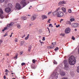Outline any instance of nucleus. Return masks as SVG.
<instances>
[{"label":"nucleus","mask_w":79,"mask_h":79,"mask_svg":"<svg viewBox=\"0 0 79 79\" xmlns=\"http://www.w3.org/2000/svg\"><path fill=\"white\" fill-rule=\"evenodd\" d=\"M69 62L70 65H74L76 63V59L74 56H72L70 57L69 59Z\"/></svg>","instance_id":"obj_1"},{"label":"nucleus","mask_w":79,"mask_h":79,"mask_svg":"<svg viewBox=\"0 0 79 79\" xmlns=\"http://www.w3.org/2000/svg\"><path fill=\"white\" fill-rule=\"evenodd\" d=\"M63 13L61 11L58 12L57 14V17H61L63 16Z\"/></svg>","instance_id":"obj_2"},{"label":"nucleus","mask_w":79,"mask_h":79,"mask_svg":"<svg viewBox=\"0 0 79 79\" xmlns=\"http://www.w3.org/2000/svg\"><path fill=\"white\" fill-rule=\"evenodd\" d=\"M15 8L16 9H17V10H21L22 8H21V5H20V4L17 3L15 5Z\"/></svg>","instance_id":"obj_3"},{"label":"nucleus","mask_w":79,"mask_h":79,"mask_svg":"<svg viewBox=\"0 0 79 79\" xmlns=\"http://www.w3.org/2000/svg\"><path fill=\"white\" fill-rule=\"evenodd\" d=\"M70 31L71 30H70V28H69V27H67L65 30V34H69Z\"/></svg>","instance_id":"obj_4"},{"label":"nucleus","mask_w":79,"mask_h":79,"mask_svg":"<svg viewBox=\"0 0 79 79\" xmlns=\"http://www.w3.org/2000/svg\"><path fill=\"white\" fill-rule=\"evenodd\" d=\"M5 11L6 13H9L11 11V9L9 7H7L5 9Z\"/></svg>","instance_id":"obj_5"},{"label":"nucleus","mask_w":79,"mask_h":79,"mask_svg":"<svg viewBox=\"0 0 79 79\" xmlns=\"http://www.w3.org/2000/svg\"><path fill=\"white\" fill-rule=\"evenodd\" d=\"M78 26L79 24L77 23H73L72 24V26L73 27H77Z\"/></svg>","instance_id":"obj_6"},{"label":"nucleus","mask_w":79,"mask_h":79,"mask_svg":"<svg viewBox=\"0 0 79 79\" xmlns=\"http://www.w3.org/2000/svg\"><path fill=\"white\" fill-rule=\"evenodd\" d=\"M20 3L21 5H23V7H24L27 4H26V2H25L24 1H21L20 2Z\"/></svg>","instance_id":"obj_7"},{"label":"nucleus","mask_w":79,"mask_h":79,"mask_svg":"<svg viewBox=\"0 0 79 79\" xmlns=\"http://www.w3.org/2000/svg\"><path fill=\"white\" fill-rule=\"evenodd\" d=\"M66 1H62L60 2L59 3V5H62V4H66Z\"/></svg>","instance_id":"obj_8"},{"label":"nucleus","mask_w":79,"mask_h":79,"mask_svg":"<svg viewBox=\"0 0 79 79\" xmlns=\"http://www.w3.org/2000/svg\"><path fill=\"white\" fill-rule=\"evenodd\" d=\"M64 65V68L65 69L67 70L69 68V64H65Z\"/></svg>","instance_id":"obj_9"},{"label":"nucleus","mask_w":79,"mask_h":79,"mask_svg":"<svg viewBox=\"0 0 79 79\" xmlns=\"http://www.w3.org/2000/svg\"><path fill=\"white\" fill-rule=\"evenodd\" d=\"M36 19V15H34L31 18V19L32 21H33Z\"/></svg>","instance_id":"obj_10"},{"label":"nucleus","mask_w":79,"mask_h":79,"mask_svg":"<svg viewBox=\"0 0 79 79\" xmlns=\"http://www.w3.org/2000/svg\"><path fill=\"white\" fill-rule=\"evenodd\" d=\"M60 74L61 75V76H64L66 74L65 73V72H63V71H60Z\"/></svg>","instance_id":"obj_11"},{"label":"nucleus","mask_w":79,"mask_h":79,"mask_svg":"<svg viewBox=\"0 0 79 79\" xmlns=\"http://www.w3.org/2000/svg\"><path fill=\"white\" fill-rule=\"evenodd\" d=\"M14 24V23L13 22H12L10 23L9 24H8L7 25V27H11V26H12L13 25V24Z\"/></svg>","instance_id":"obj_12"},{"label":"nucleus","mask_w":79,"mask_h":79,"mask_svg":"<svg viewBox=\"0 0 79 79\" xmlns=\"http://www.w3.org/2000/svg\"><path fill=\"white\" fill-rule=\"evenodd\" d=\"M42 18L43 20H44V19H47V16L46 15H42Z\"/></svg>","instance_id":"obj_13"},{"label":"nucleus","mask_w":79,"mask_h":79,"mask_svg":"<svg viewBox=\"0 0 79 79\" xmlns=\"http://www.w3.org/2000/svg\"><path fill=\"white\" fill-rule=\"evenodd\" d=\"M57 13L58 12H56V11H55L52 13V15L54 16H56H56H57Z\"/></svg>","instance_id":"obj_14"},{"label":"nucleus","mask_w":79,"mask_h":79,"mask_svg":"<svg viewBox=\"0 0 79 79\" xmlns=\"http://www.w3.org/2000/svg\"><path fill=\"white\" fill-rule=\"evenodd\" d=\"M61 10H63V12H64V13H66V8H65L64 7L61 8Z\"/></svg>","instance_id":"obj_15"},{"label":"nucleus","mask_w":79,"mask_h":79,"mask_svg":"<svg viewBox=\"0 0 79 79\" xmlns=\"http://www.w3.org/2000/svg\"><path fill=\"white\" fill-rule=\"evenodd\" d=\"M58 73H56L55 74V77L56 78V79H57L58 78Z\"/></svg>","instance_id":"obj_16"},{"label":"nucleus","mask_w":79,"mask_h":79,"mask_svg":"<svg viewBox=\"0 0 79 79\" xmlns=\"http://www.w3.org/2000/svg\"><path fill=\"white\" fill-rule=\"evenodd\" d=\"M29 34H28L27 37H26L25 38V40H28V39H29Z\"/></svg>","instance_id":"obj_17"},{"label":"nucleus","mask_w":79,"mask_h":79,"mask_svg":"<svg viewBox=\"0 0 79 79\" xmlns=\"http://www.w3.org/2000/svg\"><path fill=\"white\" fill-rule=\"evenodd\" d=\"M64 65L66 64H68V60H64Z\"/></svg>","instance_id":"obj_18"},{"label":"nucleus","mask_w":79,"mask_h":79,"mask_svg":"<svg viewBox=\"0 0 79 79\" xmlns=\"http://www.w3.org/2000/svg\"><path fill=\"white\" fill-rule=\"evenodd\" d=\"M53 47H54V46L53 45H51L50 46H48V48H49L50 49H51V48H53Z\"/></svg>","instance_id":"obj_19"},{"label":"nucleus","mask_w":79,"mask_h":79,"mask_svg":"<svg viewBox=\"0 0 79 79\" xmlns=\"http://www.w3.org/2000/svg\"><path fill=\"white\" fill-rule=\"evenodd\" d=\"M18 53H17L15 55V56L14 57V59L15 60H16L17 58H18Z\"/></svg>","instance_id":"obj_20"},{"label":"nucleus","mask_w":79,"mask_h":79,"mask_svg":"<svg viewBox=\"0 0 79 79\" xmlns=\"http://www.w3.org/2000/svg\"><path fill=\"white\" fill-rule=\"evenodd\" d=\"M66 23L67 24H71V23L69 21H67L66 22Z\"/></svg>","instance_id":"obj_21"},{"label":"nucleus","mask_w":79,"mask_h":79,"mask_svg":"<svg viewBox=\"0 0 79 79\" xmlns=\"http://www.w3.org/2000/svg\"><path fill=\"white\" fill-rule=\"evenodd\" d=\"M0 13L1 14H3V10H2V9L1 8L0 9Z\"/></svg>","instance_id":"obj_22"},{"label":"nucleus","mask_w":79,"mask_h":79,"mask_svg":"<svg viewBox=\"0 0 79 79\" xmlns=\"http://www.w3.org/2000/svg\"><path fill=\"white\" fill-rule=\"evenodd\" d=\"M8 29V28L7 27H5L4 28V29H3L2 30V32H4V31H5V30H6V29Z\"/></svg>","instance_id":"obj_23"},{"label":"nucleus","mask_w":79,"mask_h":79,"mask_svg":"<svg viewBox=\"0 0 79 79\" xmlns=\"http://www.w3.org/2000/svg\"><path fill=\"white\" fill-rule=\"evenodd\" d=\"M70 21L71 22H73V21H74V19L73 18H71L70 19Z\"/></svg>","instance_id":"obj_24"},{"label":"nucleus","mask_w":79,"mask_h":79,"mask_svg":"<svg viewBox=\"0 0 79 79\" xmlns=\"http://www.w3.org/2000/svg\"><path fill=\"white\" fill-rule=\"evenodd\" d=\"M35 61H36L35 59H33L32 60V62L33 63L35 64Z\"/></svg>","instance_id":"obj_25"},{"label":"nucleus","mask_w":79,"mask_h":79,"mask_svg":"<svg viewBox=\"0 0 79 79\" xmlns=\"http://www.w3.org/2000/svg\"><path fill=\"white\" fill-rule=\"evenodd\" d=\"M17 28L18 29H20L21 28V25H17Z\"/></svg>","instance_id":"obj_26"},{"label":"nucleus","mask_w":79,"mask_h":79,"mask_svg":"<svg viewBox=\"0 0 79 79\" xmlns=\"http://www.w3.org/2000/svg\"><path fill=\"white\" fill-rule=\"evenodd\" d=\"M53 63L55 64H57V62L55 60L54 61Z\"/></svg>","instance_id":"obj_27"},{"label":"nucleus","mask_w":79,"mask_h":79,"mask_svg":"<svg viewBox=\"0 0 79 79\" xmlns=\"http://www.w3.org/2000/svg\"><path fill=\"white\" fill-rule=\"evenodd\" d=\"M77 71L78 73H79V66L77 67Z\"/></svg>","instance_id":"obj_28"},{"label":"nucleus","mask_w":79,"mask_h":79,"mask_svg":"<svg viewBox=\"0 0 79 79\" xmlns=\"http://www.w3.org/2000/svg\"><path fill=\"white\" fill-rule=\"evenodd\" d=\"M24 41H21V44L22 45H23V44H24Z\"/></svg>","instance_id":"obj_29"},{"label":"nucleus","mask_w":79,"mask_h":79,"mask_svg":"<svg viewBox=\"0 0 79 79\" xmlns=\"http://www.w3.org/2000/svg\"><path fill=\"white\" fill-rule=\"evenodd\" d=\"M60 7L58 8L56 10V11L58 13V10H60Z\"/></svg>","instance_id":"obj_30"},{"label":"nucleus","mask_w":79,"mask_h":79,"mask_svg":"<svg viewBox=\"0 0 79 79\" xmlns=\"http://www.w3.org/2000/svg\"><path fill=\"white\" fill-rule=\"evenodd\" d=\"M53 27V26H52V24H50L49 25V27Z\"/></svg>","instance_id":"obj_31"},{"label":"nucleus","mask_w":79,"mask_h":79,"mask_svg":"<svg viewBox=\"0 0 79 79\" xmlns=\"http://www.w3.org/2000/svg\"><path fill=\"white\" fill-rule=\"evenodd\" d=\"M5 0H0V3H3V2H4Z\"/></svg>","instance_id":"obj_32"},{"label":"nucleus","mask_w":79,"mask_h":79,"mask_svg":"<svg viewBox=\"0 0 79 79\" xmlns=\"http://www.w3.org/2000/svg\"><path fill=\"white\" fill-rule=\"evenodd\" d=\"M31 47H29L28 49V52H30V51L31 50Z\"/></svg>","instance_id":"obj_33"},{"label":"nucleus","mask_w":79,"mask_h":79,"mask_svg":"<svg viewBox=\"0 0 79 79\" xmlns=\"http://www.w3.org/2000/svg\"><path fill=\"white\" fill-rule=\"evenodd\" d=\"M59 49L58 48H56L54 49V50H55V51H56L58 50Z\"/></svg>","instance_id":"obj_34"},{"label":"nucleus","mask_w":79,"mask_h":79,"mask_svg":"<svg viewBox=\"0 0 79 79\" xmlns=\"http://www.w3.org/2000/svg\"><path fill=\"white\" fill-rule=\"evenodd\" d=\"M42 40L43 41H45V37H43Z\"/></svg>","instance_id":"obj_35"},{"label":"nucleus","mask_w":79,"mask_h":79,"mask_svg":"<svg viewBox=\"0 0 79 79\" xmlns=\"http://www.w3.org/2000/svg\"><path fill=\"white\" fill-rule=\"evenodd\" d=\"M6 72V73L7 72V73H9V72H10V71H9L8 70V69H6L5 70V72Z\"/></svg>","instance_id":"obj_36"},{"label":"nucleus","mask_w":79,"mask_h":79,"mask_svg":"<svg viewBox=\"0 0 79 79\" xmlns=\"http://www.w3.org/2000/svg\"><path fill=\"white\" fill-rule=\"evenodd\" d=\"M52 45H56V42H54L52 43Z\"/></svg>","instance_id":"obj_37"},{"label":"nucleus","mask_w":79,"mask_h":79,"mask_svg":"<svg viewBox=\"0 0 79 79\" xmlns=\"http://www.w3.org/2000/svg\"><path fill=\"white\" fill-rule=\"evenodd\" d=\"M72 40H75V38H74V36H73L72 37Z\"/></svg>","instance_id":"obj_38"},{"label":"nucleus","mask_w":79,"mask_h":79,"mask_svg":"<svg viewBox=\"0 0 79 79\" xmlns=\"http://www.w3.org/2000/svg\"><path fill=\"white\" fill-rule=\"evenodd\" d=\"M23 19L24 20H26L27 19V17H23Z\"/></svg>","instance_id":"obj_39"},{"label":"nucleus","mask_w":79,"mask_h":79,"mask_svg":"<svg viewBox=\"0 0 79 79\" xmlns=\"http://www.w3.org/2000/svg\"><path fill=\"white\" fill-rule=\"evenodd\" d=\"M25 64H25V63H22L21 64V65H22V66H23V65H24Z\"/></svg>","instance_id":"obj_40"},{"label":"nucleus","mask_w":79,"mask_h":79,"mask_svg":"<svg viewBox=\"0 0 79 79\" xmlns=\"http://www.w3.org/2000/svg\"><path fill=\"white\" fill-rule=\"evenodd\" d=\"M13 33L12 32L11 33V34L10 35V37H12V34H13Z\"/></svg>","instance_id":"obj_41"},{"label":"nucleus","mask_w":79,"mask_h":79,"mask_svg":"<svg viewBox=\"0 0 79 79\" xmlns=\"http://www.w3.org/2000/svg\"><path fill=\"white\" fill-rule=\"evenodd\" d=\"M68 11L69 13H71V10L69 9L68 10Z\"/></svg>","instance_id":"obj_42"},{"label":"nucleus","mask_w":79,"mask_h":79,"mask_svg":"<svg viewBox=\"0 0 79 79\" xmlns=\"http://www.w3.org/2000/svg\"><path fill=\"white\" fill-rule=\"evenodd\" d=\"M2 42H3V41L2 40H0V44H1Z\"/></svg>","instance_id":"obj_43"},{"label":"nucleus","mask_w":79,"mask_h":79,"mask_svg":"<svg viewBox=\"0 0 79 79\" xmlns=\"http://www.w3.org/2000/svg\"><path fill=\"white\" fill-rule=\"evenodd\" d=\"M15 41L16 42H18V39L15 38Z\"/></svg>","instance_id":"obj_44"},{"label":"nucleus","mask_w":79,"mask_h":79,"mask_svg":"<svg viewBox=\"0 0 79 79\" xmlns=\"http://www.w3.org/2000/svg\"><path fill=\"white\" fill-rule=\"evenodd\" d=\"M60 35H61L63 37H64V34H61Z\"/></svg>","instance_id":"obj_45"},{"label":"nucleus","mask_w":79,"mask_h":79,"mask_svg":"<svg viewBox=\"0 0 79 79\" xmlns=\"http://www.w3.org/2000/svg\"><path fill=\"white\" fill-rule=\"evenodd\" d=\"M56 27H60V25H58V26L56 25Z\"/></svg>","instance_id":"obj_46"},{"label":"nucleus","mask_w":79,"mask_h":79,"mask_svg":"<svg viewBox=\"0 0 79 79\" xmlns=\"http://www.w3.org/2000/svg\"><path fill=\"white\" fill-rule=\"evenodd\" d=\"M23 52H20V55H22L23 54Z\"/></svg>","instance_id":"obj_47"},{"label":"nucleus","mask_w":79,"mask_h":79,"mask_svg":"<svg viewBox=\"0 0 79 79\" xmlns=\"http://www.w3.org/2000/svg\"><path fill=\"white\" fill-rule=\"evenodd\" d=\"M26 37V35H24L22 37V38H23V37Z\"/></svg>","instance_id":"obj_48"},{"label":"nucleus","mask_w":79,"mask_h":79,"mask_svg":"<svg viewBox=\"0 0 79 79\" xmlns=\"http://www.w3.org/2000/svg\"><path fill=\"white\" fill-rule=\"evenodd\" d=\"M51 13H52L51 11L49 12L48 13V15H50V14H51Z\"/></svg>","instance_id":"obj_49"},{"label":"nucleus","mask_w":79,"mask_h":79,"mask_svg":"<svg viewBox=\"0 0 79 79\" xmlns=\"http://www.w3.org/2000/svg\"><path fill=\"white\" fill-rule=\"evenodd\" d=\"M9 6H10V7H11V6H12V5L11 4H9Z\"/></svg>","instance_id":"obj_50"},{"label":"nucleus","mask_w":79,"mask_h":79,"mask_svg":"<svg viewBox=\"0 0 79 79\" xmlns=\"http://www.w3.org/2000/svg\"><path fill=\"white\" fill-rule=\"evenodd\" d=\"M51 20V19H49L48 20V22L49 23H50V21Z\"/></svg>","instance_id":"obj_51"},{"label":"nucleus","mask_w":79,"mask_h":79,"mask_svg":"<svg viewBox=\"0 0 79 79\" xmlns=\"http://www.w3.org/2000/svg\"><path fill=\"white\" fill-rule=\"evenodd\" d=\"M62 79H68L67 78H66V77H63L62 78Z\"/></svg>","instance_id":"obj_52"},{"label":"nucleus","mask_w":79,"mask_h":79,"mask_svg":"<svg viewBox=\"0 0 79 79\" xmlns=\"http://www.w3.org/2000/svg\"><path fill=\"white\" fill-rule=\"evenodd\" d=\"M7 35V34H6L4 35V37H5Z\"/></svg>","instance_id":"obj_53"},{"label":"nucleus","mask_w":79,"mask_h":79,"mask_svg":"<svg viewBox=\"0 0 79 79\" xmlns=\"http://www.w3.org/2000/svg\"><path fill=\"white\" fill-rule=\"evenodd\" d=\"M3 77H4V79H6V76H4Z\"/></svg>","instance_id":"obj_54"},{"label":"nucleus","mask_w":79,"mask_h":79,"mask_svg":"<svg viewBox=\"0 0 79 79\" xmlns=\"http://www.w3.org/2000/svg\"><path fill=\"white\" fill-rule=\"evenodd\" d=\"M40 42L41 43V44H42V43H43V42H41V41H40Z\"/></svg>","instance_id":"obj_55"},{"label":"nucleus","mask_w":79,"mask_h":79,"mask_svg":"<svg viewBox=\"0 0 79 79\" xmlns=\"http://www.w3.org/2000/svg\"><path fill=\"white\" fill-rule=\"evenodd\" d=\"M6 75H8V73H5Z\"/></svg>","instance_id":"obj_56"},{"label":"nucleus","mask_w":79,"mask_h":79,"mask_svg":"<svg viewBox=\"0 0 79 79\" xmlns=\"http://www.w3.org/2000/svg\"><path fill=\"white\" fill-rule=\"evenodd\" d=\"M6 55H7V56H9V54L7 53L6 54Z\"/></svg>","instance_id":"obj_57"},{"label":"nucleus","mask_w":79,"mask_h":79,"mask_svg":"<svg viewBox=\"0 0 79 79\" xmlns=\"http://www.w3.org/2000/svg\"><path fill=\"white\" fill-rule=\"evenodd\" d=\"M75 31H77V29H75Z\"/></svg>","instance_id":"obj_58"},{"label":"nucleus","mask_w":79,"mask_h":79,"mask_svg":"<svg viewBox=\"0 0 79 79\" xmlns=\"http://www.w3.org/2000/svg\"><path fill=\"white\" fill-rule=\"evenodd\" d=\"M61 21H60V22H61V21H63V19H61Z\"/></svg>","instance_id":"obj_59"},{"label":"nucleus","mask_w":79,"mask_h":79,"mask_svg":"<svg viewBox=\"0 0 79 79\" xmlns=\"http://www.w3.org/2000/svg\"><path fill=\"white\" fill-rule=\"evenodd\" d=\"M47 29H48V31H50V29H49V28H48Z\"/></svg>","instance_id":"obj_60"},{"label":"nucleus","mask_w":79,"mask_h":79,"mask_svg":"<svg viewBox=\"0 0 79 79\" xmlns=\"http://www.w3.org/2000/svg\"><path fill=\"white\" fill-rule=\"evenodd\" d=\"M32 68V69H34V67H31Z\"/></svg>","instance_id":"obj_61"},{"label":"nucleus","mask_w":79,"mask_h":79,"mask_svg":"<svg viewBox=\"0 0 79 79\" xmlns=\"http://www.w3.org/2000/svg\"><path fill=\"white\" fill-rule=\"evenodd\" d=\"M56 23H55V24H54V25H56Z\"/></svg>","instance_id":"obj_62"},{"label":"nucleus","mask_w":79,"mask_h":79,"mask_svg":"<svg viewBox=\"0 0 79 79\" xmlns=\"http://www.w3.org/2000/svg\"><path fill=\"white\" fill-rule=\"evenodd\" d=\"M30 9H31V7H29V10H30Z\"/></svg>","instance_id":"obj_63"},{"label":"nucleus","mask_w":79,"mask_h":79,"mask_svg":"<svg viewBox=\"0 0 79 79\" xmlns=\"http://www.w3.org/2000/svg\"><path fill=\"white\" fill-rule=\"evenodd\" d=\"M11 74H13V73H11Z\"/></svg>","instance_id":"obj_64"}]
</instances>
